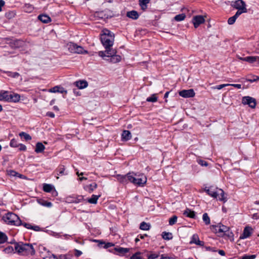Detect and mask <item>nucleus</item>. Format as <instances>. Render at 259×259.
Masks as SVG:
<instances>
[{
  "instance_id": "35",
  "label": "nucleus",
  "mask_w": 259,
  "mask_h": 259,
  "mask_svg": "<svg viewBox=\"0 0 259 259\" xmlns=\"http://www.w3.org/2000/svg\"><path fill=\"white\" fill-rule=\"evenodd\" d=\"M150 225L149 224L145 222H143L141 223L140 226V229L142 230H149L150 229Z\"/></svg>"
},
{
  "instance_id": "36",
  "label": "nucleus",
  "mask_w": 259,
  "mask_h": 259,
  "mask_svg": "<svg viewBox=\"0 0 259 259\" xmlns=\"http://www.w3.org/2000/svg\"><path fill=\"white\" fill-rule=\"evenodd\" d=\"M8 237L6 234L0 231V244H3L7 241Z\"/></svg>"
},
{
  "instance_id": "33",
  "label": "nucleus",
  "mask_w": 259,
  "mask_h": 259,
  "mask_svg": "<svg viewBox=\"0 0 259 259\" xmlns=\"http://www.w3.org/2000/svg\"><path fill=\"white\" fill-rule=\"evenodd\" d=\"M53 189L54 187L51 184H44L43 185V190L46 192H51Z\"/></svg>"
},
{
  "instance_id": "6",
  "label": "nucleus",
  "mask_w": 259,
  "mask_h": 259,
  "mask_svg": "<svg viewBox=\"0 0 259 259\" xmlns=\"http://www.w3.org/2000/svg\"><path fill=\"white\" fill-rule=\"evenodd\" d=\"M231 6L234 9L237 10L236 13H239L240 15L242 13H246L247 12L245 3L242 0H237L234 2H233Z\"/></svg>"
},
{
  "instance_id": "45",
  "label": "nucleus",
  "mask_w": 259,
  "mask_h": 259,
  "mask_svg": "<svg viewBox=\"0 0 259 259\" xmlns=\"http://www.w3.org/2000/svg\"><path fill=\"white\" fill-rule=\"evenodd\" d=\"M10 145L12 147H18L19 144L18 143L17 141L15 139H13L11 140Z\"/></svg>"
},
{
  "instance_id": "50",
  "label": "nucleus",
  "mask_w": 259,
  "mask_h": 259,
  "mask_svg": "<svg viewBox=\"0 0 259 259\" xmlns=\"http://www.w3.org/2000/svg\"><path fill=\"white\" fill-rule=\"evenodd\" d=\"M60 87L55 86L49 90V92L51 93H59Z\"/></svg>"
},
{
  "instance_id": "37",
  "label": "nucleus",
  "mask_w": 259,
  "mask_h": 259,
  "mask_svg": "<svg viewBox=\"0 0 259 259\" xmlns=\"http://www.w3.org/2000/svg\"><path fill=\"white\" fill-rule=\"evenodd\" d=\"M24 10L27 13H30L33 10V7L29 4H26L24 7Z\"/></svg>"
},
{
  "instance_id": "10",
  "label": "nucleus",
  "mask_w": 259,
  "mask_h": 259,
  "mask_svg": "<svg viewBox=\"0 0 259 259\" xmlns=\"http://www.w3.org/2000/svg\"><path fill=\"white\" fill-rule=\"evenodd\" d=\"M113 52L114 53L112 54H106L105 57H110L109 59H106L107 61H108L109 62L112 63H116L118 62H119L121 60V57L119 55H117L116 54L117 53V51L115 50H113Z\"/></svg>"
},
{
  "instance_id": "32",
  "label": "nucleus",
  "mask_w": 259,
  "mask_h": 259,
  "mask_svg": "<svg viewBox=\"0 0 259 259\" xmlns=\"http://www.w3.org/2000/svg\"><path fill=\"white\" fill-rule=\"evenodd\" d=\"M100 197V195H93L91 198L88 199V201L91 204H96L97 202V200Z\"/></svg>"
},
{
  "instance_id": "7",
  "label": "nucleus",
  "mask_w": 259,
  "mask_h": 259,
  "mask_svg": "<svg viewBox=\"0 0 259 259\" xmlns=\"http://www.w3.org/2000/svg\"><path fill=\"white\" fill-rule=\"evenodd\" d=\"M66 47L68 50L72 53L77 54H87L88 52L83 49V48L80 46L73 42H69L67 44Z\"/></svg>"
},
{
  "instance_id": "20",
  "label": "nucleus",
  "mask_w": 259,
  "mask_h": 259,
  "mask_svg": "<svg viewBox=\"0 0 259 259\" xmlns=\"http://www.w3.org/2000/svg\"><path fill=\"white\" fill-rule=\"evenodd\" d=\"M126 16L133 20H137L139 17L138 13L135 10L127 12L126 13Z\"/></svg>"
},
{
  "instance_id": "41",
  "label": "nucleus",
  "mask_w": 259,
  "mask_h": 259,
  "mask_svg": "<svg viewBox=\"0 0 259 259\" xmlns=\"http://www.w3.org/2000/svg\"><path fill=\"white\" fill-rule=\"evenodd\" d=\"M185 18H186L185 14L182 13V14H180L176 15L174 17V19L177 21H181L184 20Z\"/></svg>"
},
{
  "instance_id": "23",
  "label": "nucleus",
  "mask_w": 259,
  "mask_h": 259,
  "mask_svg": "<svg viewBox=\"0 0 259 259\" xmlns=\"http://www.w3.org/2000/svg\"><path fill=\"white\" fill-rule=\"evenodd\" d=\"M45 149V146L41 143L38 142L36 144L35 152L37 153H42Z\"/></svg>"
},
{
  "instance_id": "38",
  "label": "nucleus",
  "mask_w": 259,
  "mask_h": 259,
  "mask_svg": "<svg viewBox=\"0 0 259 259\" xmlns=\"http://www.w3.org/2000/svg\"><path fill=\"white\" fill-rule=\"evenodd\" d=\"M162 238L165 240H170L172 238V235L171 233L163 232L162 234Z\"/></svg>"
},
{
  "instance_id": "14",
  "label": "nucleus",
  "mask_w": 259,
  "mask_h": 259,
  "mask_svg": "<svg viewBox=\"0 0 259 259\" xmlns=\"http://www.w3.org/2000/svg\"><path fill=\"white\" fill-rule=\"evenodd\" d=\"M148 259H176L174 257H169L164 254L159 255L157 253H151L147 255Z\"/></svg>"
},
{
  "instance_id": "2",
  "label": "nucleus",
  "mask_w": 259,
  "mask_h": 259,
  "mask_svg": "<svg viewBox=\"0 0 259 259\" xmlns=\"http://www.w3.org/2000/svg\"><path fill=\"white\" fill-rule=\"evenodd\" d=\"M14 245L16 252L19 255L32 256L35 253V249L31 244L19 242L15 243Z\"/></svg>"
},
{
  "instance_id": "21",
  "label": "nucleus",
  "mask_w": 259,
  "mask_h": 259,
  "mask_svg": "<svg viewBox=\"0 0 259 259\" xmlns=\"http://www.w3.org/2000/svg\"><path fill=\"white\" fill-rule=\"evenodd\" d=\"M121 136L123 141H127L132 138L131 133L129 131L124 130Z\"/></svg>"
},
{
  "instance_id": "57",
  "label": "nucleus",
  "mask_w": 259,
  "mask_h": 259,
  "mask_svg": "<svg viewBox=\"0 0 259 259\" xmlns=\"http://www.w3.org/2000/svg\"><path fill=\"white\" fill-rule=\"evenodd\" d=\"M74 251H75V255L76 256V257H79V256H80L81 254H82V252L79 250H77V249H75L74 250Z\"/></svg>"
},
{
  "instance_id": "43",
  "label": "nucleus",
  "mask_w": 259,
  "mask_h": 259,
  "mask_svg": "<svg viewBox=\"0 0 259 259\" xmlns=\"http://www.w3.org/2000/svg\"><path fill=\"white\" fill-rule=\"evenodd\" d=\"M19 136L21 137H23V138L26 140V141H28V140H31V137L28 134L25 133V132H21L20 134H19Z\"/></svg>"
},
{
  "instance_id": "63",
  "label": "nucleus",
  "mask_w": 259,
  "mask_h": 259,
  "mask_svg": "<svg viewBox=\"0 0 259 259\" xmlns=\"http://www.w3.org/2000/svg\"><path fill=\"white\" fill-rule=\"evenodd\" d=\"M219 253L221 255H225V252L223 250H219L218 251Z\"/></svg>"
},
{
  "instance_id": "53",
  "label": "nucleus",
  "mask_w": 259,
  "mask_h": 259,
  "mask_svg": "<svg viewBox=\"0 0 259 259\" xmlns=\"http://www.w3.org/2000/svg\"><path fill=\"white\" fill-rule=\"evenodd\" d=\"M229 84H222L213 87L214 89L221 90L225 87L229 86Z\"/></svg>"
},
{
  "instance_id": "15",
  "label": "nucleus",
  "mask_w": 259,
  "mask_h": 259,
  "mask_svg": "<svg viewBox=\"0 0 259 259\" xmlns=\"http://www.w3.org/2000/svg\"><path fill=\"white\" fill-rule=\"evenodd\" d=\"M190 244H195L196 245L200 246H203L204 244L203 241H200L199 238V236L197 234H194L191 237Z\"/></svg>"
},
{
  "instance_id": "27",
  "label": "nucleus",
  "mask_w": 259,
  "mask_h": 259,
  "mask_svg": "<svg viewBox=\"0 0 259 259\" xmlns=\"http://www.w3.org/2000/svg\"><path fill=\"white\" fill-rule=\"evenodd\" d=\"M117 180L122 184H127V175H118L116 176Z\"/></svg>"
},
{
  "instance_id": "64",
  "label": "nucleus",
  "mask_w": 259,
  "mask_h": 259,
  "mask_svg": "<svg viewBox=\"0 0 259 259\" xmlns=\"http://www.w3.org/2000/svg\"><path fill=\"white\" fill-rule=\"evenodd\" d=\"M5 4V2L3 0L0 1V11L2 10V7Z\"/></svg>"
},
{
  "instance_id": "58",
  "label": "nucleus",
  "mask_w": 259,
  "mask_h": 259,
  "mask_svg": "<svg viewBox=\"0 0 259 259\" xmlns=\"http://www.w3.org/2000/svg\"><path fill=\"white\" fill-rule=\"evenodd\" d=\"M31 229V230H34L35 231H40V228L38 226H32Z\"/></svg>"
},
{
  "instance_id": "40",
  "label": "nucleus",
  "mask_w": 259,
  "mask_h": 259,
  "mask_svg": "<svg viewBox=\"0 0 259 259\" xmlns=\"http://www.w3.org/2000/svg\"><path fill=\"white\" fill-rule=\"evenodd\" d=\"M13 45V47L15 48H19L22 46L23 44V41L21 40H15L12 43Z\"/></svg>"
},
{
  "instance_id": "46",
  "label": "nucleus",
  "mask_w": 259,
  "mask_h": 259,
  "mask_svg": "<svg viewBox=\"0 0 259 259\" xmlns=\"http://www.w3.org/2000/svg\"><path fill=\"white\" fill-rule=\"evenodd\" d=\"M177 217L176 215H173L171 218H170L169 220V224L170 225H173L177 221Z\"/></svg>"
},
{
  "instance_id": "34",
  "label": "nucleus",
  "mask_w": 259,
  "mask_h": 259,
  "mask_svg": "<svg viewBox=\"0 0 259 259\" xmlns=\"http://www.w3.org/2000/svg\"><path fill=\"white\" fill-rule=\"evenodd\" d=\"M7 174L8 175L12 177H17L19 178H22L23 177L22 175L19 174L14 170H7Z\"/></svg>"
},
{
  "instance_id": "56",
  "label": "nucleus",
  "mask_w": 259,
  "mask_h": 259,
  "mask_svg": "<svg viewBox=\"0 0 259 259\" xmlns=\"http://www.w3.org/2000/svg\"><path fill=\"white\" fill-rule=\"evenodd\" d=\"M18 147L19 148L20 151H25L26 150V146L22 144H19Z\"/></svg>"
},
{
  "instance_id": "12",
  "label": "nucleus",
  "mask_w": 259,
  "mask_h": 259,
  "mask_svg": "<svg viewBox=\"0 0 259 259\" xmlns=\"http://www.w3.org/2000/svg\"><path fill=\"white\" fill-rule=\"evenodd\" d=\"M205 22L204 17L201 15H197L193 17L192 23L195 28H197L200 24Z\"/></svg>"
},
{
  "instance_id": "22",
  "label": "nucleus",
  "mask_w": 259,
  "mask_h": 259,
  "mask_svg": "<svg viewBox=\"0 0 259 259\" xmlns=\"http://www.w3.org/2000/svg\"><path fill=\"white\" fill-rule=\"evenodd\" d=\"M38 19L44 23H48L51 21V18L49 16L42 14L38 16Z\"/></svg>"
},
{
  "instance_id": "39",
  "label": "nucleus",
  "mask_w": 259,
  "mask_h": 259,
  "mask_svg": "<svg viewBox=\"0 0 259 259\" xmlns=\"http://www.w3.org/2000/svg\"><path fill=\"white\" fill-rule=\"evenodd\" d=\"M202 219L205 225H208L210 224V218L207 213H204L203 214Z\"/></svg>"
},
{
  "instance_id": "24",
  "label": "nucleus",
  "mask_w": 259,
  "mask_h": 259,
  "mask_svg": "<svg viewBox=\"0 0 259 259\" xmlns=\"http://www.w3.org/2000/svg\"><path fill=\"white\" fill-rule=\"evenodd\" d=\"M184 215L185 216L189 217L190 218L194 219L195 218L196 215L195 211L191 210L189 208H187L183 213Z\"/></svg>"
},
{
  "instance_id": "54",
  "label": "nucleus",
  "mask_w": 259,
  "mask_h": 259,
  "mask_svg": "<svg viewBox=\"0 0 259 259\" xmlns=\"http://www.w3.org/2000/svg\"><path fill=\"white\" fill-rule=\"evenodd\" d=\"M131 259H142V257L140 255V253H136L131 257Z\"/></svg>"
},
{
  "instance_id": "51",
  "label": "nucleus",
  "mask_w": 259,
  "mask_h": 259,
  "mask_svg": "<svg viewBox=\"0 0 259 259\" xmlns=\"http://www.w3.org/2000/svg\"><path fill=\"white\" fill-rule=\"evenodd\" d=\"M83 200V198L81 196H78L72 201V202L78 203L81 202Z\"/></svg>"
},
{
  "instance_id": "42",
  "label": "nucleus",
  "mask_w": 259,
  "mask_h": 259,
  "mask_svg": "<svg viewBox=\"0 0 259 259\" xmlns=\"http://www.w3.org/2000/svg\"><path fill=\"white\" fill-rule=\"evenodd\" d=\"M146 101L149 102H155L157 101L156 94H153L151 96L147 98Z\"/></svg>"
},
{
  "instance_id": "30",
  "label": "nucleus",
  "mask_w": 259,
  "mask_h": 259,
  "mask_svg": "<svg viewBox=\"0 0 259 259\" xmlns=\"http://www.w3.org/2000/svg\"><path fill=\"white\" fill-rule=\"evenodd\" d=\"M149 2L150 0H139V5L142 10L145 11L147 8V4Z\"/></svg>"
},
{
  "instance_id": "17",
  "label": "nucleus",
  "mask_w": 259,
  "mask_h": 259,
  "mask_svg": "<svg viewBox=\"0 0 259 259\" xmlns=\"http://www.w3.org/2000/svg\"><path fill=\"white\" fill-rule=\"evenodd\" d=\"M55 171L57 175V176L56 177V178L57 179H59V177H58L59 176H65V175H67V173L65 171V168L64 165L59 166L56 169Z\"/></svg>"
},
{
  "instance_id": "9",
  "label": "nucleus",
  "mask_w": 259,
  "mask_h": 259,
  "mask_svg": "<svg viewBox=\"0 0 259 259\" xmlns=\"http://www.w3.org/2000/svg\"><path fill=\"white\" fill-rule=\"evenodd\" d=\"M242 103L244 105H248L251 108H254L256 104L255 99L249 96L243 97Z\"/></svg>"
},
{
  "instance_id": "26",
  "label": "nucleus",
  "mask_w": 259,
  "mask_h": 259,
  "mask_svg": "<svg viewBox=\"0 0 259 259\" xmlns=\"http://www.w3.org/2000/svg\"><path fill=\"white\" fill-rule=\"evenodd\" d=\"M38 203L44 206L47 207H51L52 206V203L51 202L46 201L43 199H40L37 200Z\"/></svg>"
},
{
  "instance_id": "16",
  "label": "nucleus",
  "mask_w": 259,
  "mask_h": 259,
  "mask_svg": "<svg viewBox=\"0 0 259 259\" xmlns=\"http://www.w3.org/2000/svg\"><path fill=\"white\" fill-rule=\"evenodd\" d=\"M252 229L248 226L245 227L242 234L240 236V239H246L251 236Z\"/></svg>"
},
{
  "instance_id": "18",
  "label": "nucleus",
  "mask_w": 259,
  "mask_h": 259,
  "mask_svg": "<svg viewBox=\"0 0 259 259\" xmlns=\"http://www.w3.org/2000/svg\"><path fill=\"white\" fill-rule=\"evenodd\" d=\"M241 60L246 61L250 63H252L256 61H259V57L257 56H248L244 58H240Z\"/></svg>"
},
{
  "instance_id": "8",
  "label": "nucleus",
  "mask_w": 259,
  "mask_h": 259,
  "mask_svg": "<svg viewBox=\"0 0 259 259\" xmlns=\"http://www.w3.org/2000/svg\"><path fill=\"white\" fill-rule=\"evenodd\" d=\"M210 229L212 232L217 234L218 236H222L229 231V228L225 225L220 224L217 225L211 226Z\"/></svg>"
},
{
  "instance_id": "25",
  "label": "nucleus",
  "mask_w": 259,
  "mask_h": 259,
  "mask_svg": "<svg viewBox=\"0 0 259 259\" xmlns=\"http://www.w3.org/2000/svg\"><path fill=\"white\" fill-rule=\"evenodd\" d=\"M242 79H245V80L250 82H253L258 80L259 77L255 75H249L246 78H242Z\"/></svg>"
},
{
  "instance_id": "29",
  "label": "nucleus",
  "mask_w": 259,
  "mask_h": 259,
  "mask_svg": "<svg viewBox=\"0 0 259 259\" xmlns=\"http://www.w3.org/2000/svg\"><path fill=\"white\" fill-rule=\"evenodd\" d=\"M114 250L120 254H124L129 251V249L123 247H114Z\"/></svg>"
},
{
  "instance_id": "19",
  "label": "nucleus",
  "mask_w": 259,
  "mask_h": 259,
  "mask_svg": "<svg viewBox=\"0 0 259 259\" xmlns=\"http://www.w3.org/2000/svg\"><path fill=\"white\" fill-rule=\"evenodd\" d=\"M74 84L76 87L79 89H83L87 88L88 85V83L85 80H78L74 82Z\"/></svg>"
},
{
  "instance_id": "52",
  "label": "nucleus",
  "mask_w": 259,
  "mask_h": 259,
  "mask_svg": "<svg viewBox=\"0 0 259 259\" xmlns=\"http://www.w3.org/2000/svg\"><path fill=\"white\" fill-rule=\"evenodd\" d=\"M197 161L201 166H207L208 165L206 161L201 159H197Z\"/></svg>"
},
{
  "instance_id": "62",
  "label": "nucleus",
  "mask_w": 259,
  "mask_h": 259,
  "mask_svg": "<svg viewBox=\"0 0 259 259\" xmlns=\"http://www.w3.org/2000/svg\"><path fill=\"white\" fill-rule=\"evenodd\" d=\"M59 93L67 94V91L65 90L64 88L60 87Z\"/></svg>"
},
{
  "instance_id": "11",
  "label": "nucleus",
  "mask_w": 259,
  "mask_h": 259,
  "mask_svg": "<svg viewBox=\"0 0 259 259\" xmlns=\"http://www.w3.org/2000/svg\"><path fill=\"white\" fill-rule=\"evenodd\" d=\"M147 182V178L143 174L137 175L136 176V180L134 182L135 185L143 186L144 184H146Z\"/></svg>"
},
{
  "instance_id": "4",
  "label": "nucleus",
  "mask_w": 259,
  "mask_h": 259,
  "mask_svg": "<svg viewBox=\"0 0 259 259\" xmlns=\"http://www.w3.org/2000/svg\"><path fill=\"white\" fill-rule=\"evenodd\" d=\"M204 191L208 195L212 197L216 198L218 197L219 200L226 201L227 198L224 196V192L222 189L214 188L213 187L205 188Z\"/></svg>"
},
{
  "instance_id": "60",
  "label": "nucleus",
  "mask_w": 259,
  "mask_h": 259,
  "mask_svg": "<svg viewBox=\"0 0 259 259\" xmlns=\"http://www.w3.org/2000/svg\"><path fill=\"white\" fill-rule=\"evenodd\" d=\"M114 244H113L112 243L108 242L105 244L104 247L106 248H108L110 247L114 246Z\"/></svg>"
},
{
  "instance_id": "47",
  "label": "nucleus",
  "mask_w": 259,
  "mask_h": 259,
  "mask_svg": "<svg viewBox=\"0 0 259 259\" xmlns=\"http://www.w3.org/2000/svg\"><path fill=\"white\" fill-rule=\"evenodd\" d=\"M4 251L7 253H12L14 251V248L12 246L9 245L4 249Z\"/></svg>"
},
{
  "instance_id": "44",
  "label": "nucleus",
  "mask_w": 259,
  "mask_h": 259,
  "mask_svg": "<svg viewBox=\"0 0 259 259\" xmlns=\"http://www.w3.org/2000/svg\"><path fill=\"white\" fill-rule=\"evenodd\" d=\"M256 257L255 254L247 255L245 254L242 256H240L238 259H254Z\"/></svg>"
},
{
  "instance_id": "13",
  "label": "nucleus",
  "mask_w": 259,
  "mask_h": 259,
  "mask_svg": "<svg viewBox=\"0 0 259 259\" xmlns=\"http://www.w3.org/2000/svg\"><path fill=\"white\" fill-rule=\"evenodd\" d=\"M179 94L180 96L184 98H191L195 96V92L193 89L188 90H184L180 91Z\"/></svg>"
},
{
  "instance_id": "49",
  "label": "nucleus",
  "mask_w": 259,
  "mask_h": 259,
  "mask_svg": "<svg viewBox=\"0 0 259 259\" xmlns=\"http://www.w3.org/2000/svg\"><path fill=\"white\" fill-rule=\"evenodd\" d=\"M8 75L9 76H11L13 78H17L18 77L20 74L18 72H7Z\"/></svg>"
},
{
  "instance_id": "3",
  "label": "nucleus",
  "mask_w": 259,
  "mask_h": 259,
  "mask_svg": "<svg viewBox=\"0 0 259 259\" xmlns=\"http://www.w3.org/2000/svg\"><path fill=\"white\" fill-rule=\"evenodd\" d=\"M20 100V95L15 93H10L8 91H0V101L9 102H18Z\"/></svg>"
},
{
  "instance_id": "59",
  "label": "nucleus",
  "mask_w": 259,
  "mask_h": 259,
  "mask_svg": "<svg viewBox=\"0 0 259 259\" xmlns=\"http://www.w3.org/2000/svg\"><path fill=\"white\" fill-rule=\"evenodd\" d=\"M229 86H232L238 89L241 88V85L240 84H229Z\"/></svg>"
},
{
  "instance_id": "31",
  "label": "nucleus",
  "mask_w": 259,
  "mask_h": 259,
  "mask_svg": "<svg viewBox=\"0 0 259 259\" xmlns=\"http://www.w3.org/2000/svg\"><path fill=\"white\" fill-rule=\"evenodd\" d=\"M240 16L239 13H236L233 16L230 17L228 20V23L230 25L233 24L237 18Z\"/></svg>"
},
{
  "instance_id": "5",
  "label": "nucleus",
  "mask_w": 259,
  "mask_h": 259,
  "mask_svg": "<svg viewBox=\"0 0 259 259\" xmlns=\"http://www.w3.org/2000/svg\"><path fill=\"white\" fill-rule=\"evenodd\" d=\"M3 220L8 225L20 226L21 221L19 217L13 212H8L3 217Z\"/></svg>"
},
{
  "instance_id": "61",
  "label": "nucleus",
  "mask_w": 259,
  "mask_h": 259,
  "mask_svg": "<svg viewBox=\"0 0 259 259\" xmlns=\"http://www.w3.org/2000/svg\"><path fill=\"white\" fill-rule=\"evenodd\" d=\"M46 115L51 118H54L55 117V114L52 112H48Z\"/></svg>"
},
{
  "instance_id": "55",
  "label": "nucleus",
  "mask_w": 259,
  "mask_h": 259,
  "mask_svg": "<svg viewBox=\"0 0 259 259\" xmlns=\"http://www.w3.org/2000/svg\"><path fill=\"white\" fill-rule=\"evenodd\" d=\"M21 225H23L24 227H25L26 228L28 229H31L32 226L30 224H28L26 223H23L22 222Z\"/></svg>"
},
{
  "instance_id": "48",
  "label": "nucleus",
  "mask_w": 259,
  "mask_h": 259,
  "mask_svg": "<svg viewBox=\"0 0 259 259\" xmlns=\"http://www.w3.org/2000/svg\"><path fill=\"white\" fill-rule=\"evenodd\" d=\"M89 191L90 193H92L95 189L97 187V184L95 183L91 184L89 185Z\"/></svg>"
},
{
  "instance_id": "1",
  "label": "nucleus",
  "mask_w": 259,
  "mask_h": 259,
  "mask_svg": "<svg viewBox=\"0 0 259 259\" xmlns=\"http://www.w3.org/2000/svg\"><path fill=\"white\" fill-rule=\"evenodd\" d=\"M100 39L102 44L105 49V51H99L98 55L100 57H104L107 54H112L113 52V49L112 48L114 41V34L110 31L107 29H104L102 31L101 34Z\"/></svg>"
},
{
  "instance_id": "28",
  "label": "nucleus",
  "mask_w": 259,
  "mask_h": 259,
  "mask_svg": "<svg viewBox=\"0 0 259 259\" xmlns=\"http://www.w3.org/2000/svg\"><path fill=\"white\" fill-rule=\"evenodd\" d=\"M126 175L127 183L128 182H130L134 184V182L136 180V176H137V174H134V172H129Z\"/></svg>"
}]
</instances>
